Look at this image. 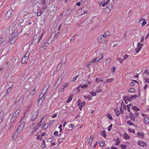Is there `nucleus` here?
Returning <instances> with one entry per match:
<instances>
[{
	"label": "nucleus",
	"mask_w": 149,
	"mask_h": 149,
	"mask_svg": "<svg viewBox=\"0 0 149 149\" xmlns=\"http://www.w3.org/2000/svg\"><path fill=\"white\" fill-rule=\"evenodd\" d=\"M28 59V58L24 56L22 59L21 63L23 64H24L27 61Z\"/></svg>",
	"instance_id": "13"
},
{
	"label": "nucleus",
	"mask_w": 149,
	"mask_h": 149,
	"mask_svg": "<svg viewBox=\"0 0 149 149\" xmlns=\"http://www.w3.org/2000/svg\"><path fill=\"white\" fill-rule=\"evenodd\" d=\"M132 109H134L135 111H140V109L136 106H134L132 107Z\"/></svg>",
	"instance_id": "25"
},
{
	"label": "nucleus",
	"mask_w": 149,
	"mask_h": 149,
	"mask_svg": "<svg viewBox=\"0 0 149 149\" xmlns=\"http://www.w3.org/2000/svg\"><path fill=\"white\" fill-rule=\"evenodd\" d=\"M19 35L18 30H15L14 32L10 35L9 40L8 42H9L11 44H13L17 39Z\"/></svg>",
	"instance_id": "1"
},
{
	"label": "nucleus",
	"mask_w": 149,
	"mask_h": 149,
	"mask_svg": "<svg viewBox=\"0 0 149 149\" xmlns=\"http://www.w3.org/2000/svg\"><path fill=\"white\" fill-rule=\"evenodd\" d=\"M40 1L43 5H44L46 2L45 0H41Z\"/></svg>",
	"instance_id": "62"
},
{
	"label": "nucleus",
	"mask_w": 149,
	"mask_h": 149,
	"mask_svg": "<svg viewBox=\"0 0 149 149\" xmlns=\"http://www.w3.org/2000/svg\"><path fill=\"white\" fill-rule=\"evenodd\" d=\"M74 127V125L72 124H71L69 125V128H73Z\"/></svg>",
	"instance_id": "63"
},
{
	"label": "nucleus",
	"mask_w": 149,
	"mask_h": 149,
	"mask_svg": "<svg viewBox=\"0 0 149 149\" xmlns=\"http://www.w3.org/2000/svg\"><path fill=\"white\" fill-rule=\"evenodd\" d=\"M98 58V57H96L95 58H94L93 60L89 63V64L91 66L92 65L93 63H95L97 61V58Z\"/></svg>",
	"instance_id": "19"
},
{
	"label": "nucleus",
	"mask_w": 149,
	"mask_h": 149,
	"mask_svg": "<svg viewBox=\"0 0 149 149\" xmlns=\"http://www.w3.org/2000/svg\"><path fill=\"white\" fill-rule=\"evenodd\" d=\"M76 36V35H74L73 36H72L71 39L70 40V41H73L75 39Z\"/></svg>",
	"instance_id": "47"
},
{
	"label": "nucleus",
	"mask_w": 149,
	"mask_h": 149,
	"mask_svg": "<svg viewBox=\"0 0 149 149\" xmlns=\"http://www.w3.org/2000/svg\"><path fill=\"white\" fill-rule=\"evenodd\" d=\"M29 54H30V52H26V53L25 56H25V57H26L27 58H29Z\"/></svg>",
	"instance_id": "37"
},
{
	"label": "nucleus",
	"mask_w": 149,
	"mask_h": 149,
	"mask_svg": "<svg viewBox=\"0 0 149 149\" xmlns=\"http://www.w3.org/2000/svg\"><path fill=\"white\" fill-rule=\"evenodd\" d=\"M102 79H103V78L102 77H100L99 78H97L95 79V81L97 82H102L103 80Z\"/></svg>",
	"instance_id": "18"
},
{
	"label": "nucleus",
	"mask_w": 149,
	"mask_h": 149,
	"mask_svg": "<svg viewBox=\"0 0 149 149\" xmlns=\"http://www.w3.org/2000/svg\"><path fill=\"white\" fill-rule=\"evenodd\" d=\"M72 96H73V95H72L71 96H69V97L68 98V100L67 101V102L69 103L70 102V101L72 99Z\"/></svg>",
	"instance_id": "29"
},
{
	"label": "nucleus",
	"mask_w": 149,
	"mask_h": 149,
	"mask_svg": "<svg viewBox=\"0 0 149 149\" xmlns=\"http://www.w3.org/2000/svg\"><path fill=\"white\" fill-rule=\"evenodd\" d=\"M128 130L131 132L133 133H135V130H132L131 128H129L128 129Z\"/></svg>",
	"instance_id": "40"
},
{
	"label": "nucleus",
	"mask_w": 149,
	"mask_h": 149,
	"mask_svg": "<svg viewBox=\"0 0 149 149\" xmlns=\"http://www.w3.org/2000/svg\"><path fill=\"white\" fill-rule=\"evenodd\" d=\"M123 136L125 139H129L130 137V136L126 133L124 134Z\"/></svg>",
	"instance_id": "21"
},
{
	"label": "nucleus",
	"mask_w": 149,
	"mask_h": 149,
	"mask_svg": "<svg viewBox=\"0 0 149 149\" xmlns=\"http://www.w3.org/2000/svg\"><path fill=\"white\" fill-rule=\"evenodd\" d=\"M38 114L35 116H34L33 115L31 117V120L34 121L36 118V117L37 116Z\"/></svg>",
	"instance_id": "35"
},
{
	"label": "nucleus",
	"mask_w": 149,
	"mask_h": 149,
	"mask_svg": "<svg viewBox=\"0 0 149 149\" xmlns=\"http://www.w3.org/2000/svg\"><path fill=\"white\" fill-rule=\"evenodd\" d=\"M62 76H61V77H60L56 81L55 86H58L60 84L62 81Z\"/></svg>",
	"instance_id": "9"
},
{
	"label": "nucleus",
	"mask_w": 149,
	"mask_h": 149,
	"mask_svg": "<svg viewBox=\"0 0 149 149\" xmlns=\"http://www.w3.org/2000/svg\"><path fill=\"white\" fill-rule=\"evenodd\" d=\"M110 32L109 31H107L105 32L104 34L103 35L104 38H106L107 36H109Z\"/></svg>",
	"instance_id": "20"
},
{
	"label": "nucleus",
	"mask_w": 149,
	"mask_h": 149,
	"mask_svg": "<svg viewBox=\"0 0 149 149\" xmlns=\"http://www.w3.org/2000/svg\"><path fill=\"white\" fill-rule=\"evenodd\" d=\"M135 91V89L134 88H131L128 91L130 92H133Z\"/></svg>",
	"instance_id": "49"
},
{
	"label": "nucleus",
	"mask_w": 149,
	"mask_h": 149,
	"mask_svg": "<svg viewBox=\"0 0 149 149\" xmlns=\"http://www.w3.org/2000/svg\"><path fill=\"white\" fill-rule=\"evenodd\" d=\"M103 38V35L99 36L97 39L98 42L100 43H102L103 40H104Z\"/></svg>",
	"instance_id": "16"
},
{
	"label": "nucleus",
	"mask_w": 149,
	"mask_h": 149,
	"mask_svg": "<svg viewBox=\"0 0 149 149\" xmlns=\"http://www.w3.org/2000/svg\"><path fill=\"white\" fill-rule=\"evenodd\" d=\"M114 79L113 78L107 79L106 81L104 82L103 83L104 84L109 83L112 81L114 80Z\"/></svg>",
	"instance_id": "15"
},
{
	"label": "nucleus",
	"mask_w": 149,
	"mask_h": 149,
	"mask_svg": "<svg viewBox=\"0 0 149 149\" xmlns=\"http://www.w3.org/2000/svg\"><path fill=\"white\" fill-rule=\"evenodd\" d=\"M50 43V42L49 43L48 41L47 42H45L44 45H43L42 46H41V47H40V49H41V48H42V50H44L46 48V47L48 46Z\"/></svg>",
	"instance_id": "10"
},
{
	"label": "nucleus",
	"mask_w": 149,
	"mask_h": 149,
	"mask_svg": "<svg viewBox=\"0 0 149 149\" xmlns=\"http://www.w3.org/2000/svg\"><path fill=\"white\" fill-rule=\"evenodd\" d=\"M16 118H17L12 117V118L11 119L10 123H11V124H13V123L16 120Z\"/></svg>",
	"instance_id": "28"
},
{
	"label": "nucleus",
	"mask_w": 149,
	"mask_h": 149,
	"mask_svg": "<svg viewBox=\"0 0 149 149\" xmlns=\"http://www.w3.org/2000/svg\"><path fill=\"white\" fill-rule=\"evenodd\" d=\"M123 98L124 100H125H125H126L128 101H131L132 100L131 97L128 96H123Z\"/></svg>",
	"instance_id": "22"
},
{
	"label": "nucleus",
	"mask_w": 149,
	"mask_h": 149,
	"mask_svg": "<svg viewBox=\"0 0 149 149\" xmlns=\"http://www.w3.org/2000/svg\"><path fill=\"white\" fill-rule=\"evenodd\" d=\"M48 88L47 87H45L44 89L43 90L42 92H44L43 94H41L39 97V100L38 101V103L39 102L40 100H42V101L44 99L45 97V94L46 93L48 90Z\"/></svg>",
	"instance_id": "2"
},
{
	"label": "nucleus",
	"mask_w": 149,
	"mask_h": 149,
	"mask_svg": "<svg viewBox=\"0 0 149 149\" xmlns=\"http://www.w3.org/2000/svg\"><path fill=\"white\" fill-rule=\"evenodd\" d=\"M24 124V122H22L21 124L18 126L17 129V130H18L19 132H21L22 131L23 129Z\"/></svg>",
	"instance_id": "4"
},
{
	"label": "nucleus",
	"mask_w": 149,
	"mask_h": 149,
	"mask_svg": "<svg viewBox=\"0 0 149 149\" xmlns=\"http://www.w3.org/2000/svg\"><path fill=\"white\" fill-rule=\"evenodd\" d=\"M78 76H79L78 75H76L75 77H74L73 78V79L72 80V81H74L75 80H76L78 78Z\"/></svg>",
	"instance_id": "44"
},
{
	"label": "nucleus",
	"mask_w": 149,
	"mask_h": 149,
	"mask_svg": "<svg viewBox=\"0 0 149 149\" xmlns=\"http://www.w3.org/2000/svg\"><path fill=\"white\" fill-rule=\"evenodd\" d=\"M20 132H19L18 130H17L15 131L12 136L13 139H16L18 135V134Z\"/></svg>",
	"instance_id": "6"
},
{
	"label": "nucleus",
	"mask_w": 149,
	"mask_h": 149,
	"mask_svg": "<svg viewBox=\"0 0 149 149\" xmlns=\"http://www.w3.org/2000/svg\"><path fill=\"white\" fill-rule=\"evenodd\" d=\"M80 87H79V86L76 88V91H77V93H78L80 91Z\"/></svg>",
	"instance_id": "54"
},
{
	"label": "nucleus",
	"mask_w": 149,
	"mask_h": 149,
	"mask_svg": "<svg viewBox=\"0 0 149 149\" xmlns=\"http://www.w3.org/2000/svg\"><path fill=\"white\" fill-rule=\"evenodd\" d=\"M85 104V102L84 101V102H82L79 105L83 107L84 106V104Z\"/></svg>",
	"instance_id": "59"
},
{
	"label": "nucleus",
	"mask_w": 149,
	"mask_h": 149,
	"mask_svg": "<svg viewBox=\"0 0 149 149\" xmlns=\"http://www.w3.org/2000/svg\"><path fill=\"white\" fill-rule=\"evenodd\" d=\"M114 111L116 112V113L117 115V116H118L120 114V112L118 108H116L114 109Z\"/></svg>",
	"instance_id": "26"
},
{
	"label": "nucleus",
	"mask_w": 149,
	"mask_h": 149,
	"mask_svg": "<svg viewBox=\"0 0 149 149\" xmlns=\"http://www.w3.org/2000/svg\"><path fill=\"white\" fill-rule=\"evenodd\" d=\"M36 127H37L36 126L34 127V126H33V125L31 124L30 125V128L31 129H33L34 128H36Z\"/></svg>",
	"instance_id": "61"
},
{
	"label": "nucleus",
	"mask_w": 149,
	"mask_h": 149,
	"mask_svg": "<svg viewBox=\"0 0 149 149\" xmlns=\"http://www.w3.org/2000/svg\"><path fill=\"white\" fill-rule=\"evenodd\" d=\"M138 96V95H131L130 97L131 98V100H132L136 98Z\"/></svg>",
	"instance_id": "33"
},
{
	"label": "nucleus",
	"mask_w": 149,
	"mask_h": 149,
	"mask_svg": "<svg viewBox=\"0 0 149 149\" xmlns=\"http://www.w3.org/2000/svg\"><path fill=\"white\" fill-rule=\"evenodd\" d=\"M112 7L113 6L112 4H109L108 5L107 7L105 8V10H107V9H109V10L110 11L112 9Z\"/></svg>",
	"instance_id": "17"
},
{
	"label": "nucleus",
	"mask_w": 149,
	"mask_h": 149,
	"mask_svg": "<svg viewBox=\"0 0 149 149\" xmlns=\"http://www.w3.org/2000/svg\"><path fill=\"white\" fill-rule=\"evenodd\" d=\"M13 10L11 8L7 11L6 14L4 16L6 19H7L10 17L13 12Z\"/></svg>",
	"instance_id": "3"
},
{
	"label": "nucleus",
	"mask_w": 149,
	"mask_h": 149,
	"mask_svg": "<svg viewBox=\"0 0 149 149\" xmlns=\"http://www.w3.org/2000/svg\"><path fill=\"white\" fill-rule=\"evenodd\" d=\"M36 89L35 88H34L33 90L32 91L31 93V95H33L34 94L35 90Z\"/></svg>",
	"instance_id": "52"
},
{
	"label": "nucleus",
	"mask_w": 149,
	"mask_h": 149,
	"mask_svg": "<svg viewBox=\"0 0 149 149\" xmlns=\"http://www.w3.org/2000/svg\"><path fill=\"white\" fill-rule=\"evenodd\" d=\"M145 80L146 82L149 83V78L147 79V78H146Z\"/></svg>",
	"instance_id": "64"
},
{
	"label": "nucleus",
	"mask_w": 149,
	"mask_h": 149,
	"mask_svg": "<svg viewBox=\"0 0 149 149\" xmlns=\"http://www.w3.org/2000/svg\"><path fill=\"white\" fill-rule=\"evenodd\" d=\"M144 122L146 124H148L149 123V117L146 118L144 119Z\"/></svg>",
	"instance_id": "27"
},
{
	"label": "nucleus",
	"mask_w": 149,
	"mask_h": 149,
	"mask_svg": "<svg viewBox=\"0 0 149 149\" xmlns=\"http://www.w3.org/2000/svg\"><path fill=\"white\" fill-rule=\"evenodd\" d=\"M147 23L146 22L145 20H143V22H142L141 24L143 26H144Z\"/></svg>",
	"instance_id": "57"
},
{
	"label": "nucleus",
	"mask_w": 149,
	"mask_h": 149,
	"mask_svg": "<svg viewBox=\"0 0 149 149\" xmlns=\"http://www.w3.org/2000/svg\"><path fill=\"white\" fill-rule=\"evenodd\" d=\"M12 88L9 87L7 90L6 93H5L4 96H7L11 91Z\"/></svg>",
	"instance_id": "24"
},
{
	"label": "nucleus",
	"mask_w": 149,
	"mask_h": 149,
	"mask_svg": "<svg viewBox=\"0 0 149 149\" xmlns=\"http://www.w3.org/2000/svg\"><path fill=\"white\" fill-rule=\"evenodd\" d=\"M72 11V9L70 8L68 9L65 13V15L68 16L70 15Z\"/></svg>",
	"instance_id": "8"
},
{
	"label": "nucleus",
	"mask_w": 149,
	"mask_h": 149,
	"mask_svg": "<svg viewBox=\"0 0 149 149\" xmlns=\"http://www.w3.org/2000/svg\"><path fill=\"white\" fill-rule=\"evenodd\" d=\"M58 132L57 131H55L54 133V135L56 136H58Z\"/></svg>",
	"instance_id": "53"
},
{
	"label": "nucleus",
	"mask_w": 149,
	"mask_h": 149,
	"mask_svg": "<svg viewBox=\"0 0 149 149\" xmlns=\"http://www.w3.org/2000/svg\"><path fill=\"white\" fill-rule=\"evenodd\" d=\"M90 93L93 96H95L97 95V94L95 92H91Z\"/></svg>",
	"instance_id": "39"
},
{
	"label": "nucleus",
	"mask_w": 149,
	"mask_h": 149,
	"mask_svg": "<svg viewBox=\"0 0 149 149\" xmlns=\"http://www.w3.org/2000/svg\"><path fill=\"white\" fill-rule=\"evenodd\" d=\"M59 34L60 33L59 32H57L54 37V38H57L58 36L59 35Z\"/></svg>",
	"instance_id": "51"
},
{
	"label": "nucleus",
	"mask_w": 149,
	"mask_h": 149,
	"mask_svg": "<svg viewBox=\"0 0 149 149\" xmlns=\"http://www.w3.org/2000/svg\"><path fill=\"white\" fill-rule=\"evenodd\" d=\"M42 34H43V33H42V34H41V36L39 37L38 38V39L37 40H38L37 43L38 44V45H39V44L40 42V39H41L42 37Z\"/></svg>",
	"instance_id": "32"
},
{
	"label": "nucleus",
	"mask_w": 149,
	"mask_h": 149,
	"mask_svg": "<svg viewBox=\"0 0 149 149\" xmlns=\"http://www.w3.org/2000/svg\"><path fill=\"white\" fill-rule=\"evenodd\" d=\"M137 134L139 137H142V138H143V134L139 132H138L137 133Z\"/></svg>",
	"instance_id": "34"
},
{
	"label": "nucleus",
	"mask_w": 149,
	"mask_h": 149,
	"mask_svg": "<svg viewBox=\"0 0 149 149\" xmlns=\"http://www.w3.org/2000/svg\"><path fill=\"white\" fill-rule=\"evenodd\" d=\"M129 116L130 117V120L133 121H134L135 118L132 112H130V113Z\"/></svg>",
	"instance_id": "12"
},
{
	"label": "nucleus",
	"mask_w": 149,
	"mask_h": 149,
	"mask_svg": "<svg viewBox=\"0 0 149 149\" xmlns=\"http://www.w3.org/2000/svg\"><path fill=\"white\" fill-rule=\"evenodd\" d=\"M127 124H129L130 125H134L133 124V123L130 120L127 121Z\"/></svg>",
	"instance_id": "36"
},
{
	"label": "nucleus",
	"mask_w": 149,
	"mask_h": 149,
	"mask_svg": "<svg viewBox=\"0 0 149 149\" xmlns=\"http://www.w3.org/2000/svg\"><path fill=\"white\" fill-rule=\"evenodd\" d=\"M20 111V110L18 109L15 112V113H16V114H17V115L18 114L19 115V113Z\"/></svg>",
	"instance_id": "60"
},
{
	"label": "nucleus",
	"mask_w": 149,
	"mask_h": 149,
	"mask_svg": "<svg viewBox=\"0 0 149 149\" xmlns=\"http://www.w3.org/2000/svg\"><path fill=\"white\" fill-rule=\"evenodd\" d=\"M17 20V22H19V23H22L24 21V20L21 16H18Z\"/></svg>",
	"instance_id": "11"
},
{
	"label": "nucleus",
	"mask_w": 149,
	"mask_h": 149,
	"mask_svg": "<svg viewBox=\"0 0 149 149\" xmlns=\"http://www.w3.org/2000/svg\"><path fill=\"white\" fill-rule=\"evenodd\" d=\"M103 54H100L97 56V57H98V58L97 59V62L99 61L103 58V56H102Z\"/></svg>",
	"instance_id": "14"
},
{
	"label": "nucleus",
	"mask_w": 149,
	"mask_h": 149,
	"mask_svg": "<svg viewBox=\"0 0 149 149\" xmlns=\"http://www.w3.org/2000/svg\"><path fill=\"white\" fill-rule=\"evenodd\" d=\"M7 37L6 36L1 37L0 38V45L3 43L6 42L7 41Z\"/></svg>",
	"instance_id": "5"
},
{
	"label": "nucleus",
	"mask_w": 149,
	"mask_h": 149,
	"mask_svg": "<svg viewBox=\"0 0 149 149\" xmlns=\"http://www.w3.org/2000/svg\"><path fill=\"white\" fill-rule=\"evenodd\" d=\"M120 146L122 149H126L127 146L126 145H121Z\"/></svg>",
	"instance_id": "43"
},
{
	"label": "nucleus",
	"mask_w": 149,
	"mask_h": 149,
	"mask_svg": "<svg viewBox=\"0 0 149 149\" xmlns=\"http://www.w3.org/2000/svg\"><path fill=\"white\" fill-rule=\"evenodd\" d=\"M118 60L119 61L120 63H122L123 62V60L120 58H119L118 59Z\"/></svg>",
	"instance_id": "58"
},
{
	"label": "nucleus",
	"mask_w": 149,
	"mask_h": 149,
	"mask_svg": "<svg viewBox=\"0 0 149 149\" xmlns=\"http://www.w3.org/2000/svg\"><path fill=\"white\" fill-rule=\"evenodd\" d=\"M138 143L139 146L142 147H144L147 145V143L146 142L141 141H139L138 142Z\"/></svg>",
	"instance_id": "7"
},
{
	"label": "nucleus",
	"mask_w": 149,
	"mask_h": 149,
	"mask_svg": "<svg viewBox=\"0 0 149 149\" xmlns=\"http://www.w3.org/2000/svg\"><path fill=\"white\" fill-rule=\"evenodd\" d=\"M87 87H88V86L86 84L84 85H83V86H79V87H80V88H86Z\"/></svg>",
	"instance_id": "41"
},
{
	"label": "nucleus",
	"mask_w": 149,
	"mask_h": 149,
	"mask_svg": "<svg viewBox=\"0 0 149 149\" xmlns=\"http://www.w3.org/2000/svg\"><path fill=\"white\" fill-rule=\"evenodd\" d=\"M99 144L101 146H103L104 145V142L102 141L100 142Z\"/></svg>",
	"instance_id": "48"
},
{
	"label": "nucleus",
	"mask_w": 149,
	"mask_h": 149,
	"mask_svg": "<svg viewBox=\"0 0 149 149\" xmlns=\"http://www.w3.org/2000/svg\"><path fill=\"white\" fill-rule=\"evenodd\" d=\"M107 117L109 118V119L112 120L113 118L110 114H108L107 115Z\"/></svg>",
	"instance_id": "50"
},
{
	"label": "nucleus",
	"mask_w": 149,
	"mask_h": 149,
	"mask_svg": "<svg viewBox=\"0 0 149 149\" xmlns=\"http://www.w3.org/2000/svg\"><path fill=\"white\" fill-rule=\"evenodd\" d=\"M39 128V127H36V128H35V129L31 133V134H34V132H36L37 130Z\"/></svg>",
	"instance_id": "45"
},
{
	"label": "nucleus",
	"mask_w": 149,
	"mask_h": 149,
	"mask_svg": "<svg viewBox=\"0 0 149 149\" xmlns=\"http://www.w3.org/2000/svg\"><path fill=\"white\" fill-rule=\"evenodd\" d=\"M120 143V140L118 138L117 139V141L116 142V145H118Z\"/></svg>",
	"instance_id": "46"
},
{
	"label": "nucleus",
	"mask_w": 149,
	"mask_h": 149,
	"mask_svg": "<svg viewBox=\"0 0 149 149\" xmlns=\"http://www.w3.org/2000/svg\"><path fill=\"white\" fill-rule=\"evenodd\" d=\"M48 124H45L42 127V129L44 130H46L48 127Z\"/></svg>",
	"instance_id": "30"
},
{
	"label": "nucleus",
	"mask_w": 149,
	"mask_h": 149,
	"mask_svg": "<svg viewBox=\"0 0 149 149\" xmlns=\"http://www.w3.org/2000/svg\"><path fill=\"white\" fill-rule=\"evenodd\" d=\"M112 126V124H111L109 126V127H108V131H109L111 130Z\"/></svg>",
	"instance_id": "56"
},
{
	"label": "nucleus",
	"mask_w": 149,
	"mask_h": 149,
	"mask_svg": "<svg viewBox=\"0 0 149 149\" xmlns=\"http://www.w3.org/2000/svg\"><path fill=\"white\" fill-rule=\"evenodd\" d=\"M101 135L102 136L105 137L106 136V134L105 131H102L101 132Z\"/></svg>",
	"instance_id": "31"
},
{
	"label": "nucleus",
	"mask_w": 149,
	"mask_h": 149,
	"mask_svg": "<svg viewBox=\"0 0 149 149\" xmlns=\"http://www.w3.org/2000/svg\"><path fill=\"white\" fill-rule=\"evenodd\" d=\"M46 6H42V8H41V10H40V11L41 12L42 11H44L46 8Z\"/></svg>",
	"instance_id": "55"
},
{
	"label": "nucleus",
	"mask_w": 149,
	"mask_h": 149,
	"mask_svg": "<svg viewBox=\"0 0 149 149\" xmlns=\"http://www.w3.org/2000/svg\"><path fill=\"white\" fill-rule=\"evenodd\" d=\"M129 56L127 54H125L123 57L124 60H125L128 58Z\"/></svg>",
	"instance_id": "38"
},
{
	"label": "nucleus",
	"mask_w": 149,
	"mask_h": 149,
	"mask_svg": "<svg viewBox=\"0 0 149 149\" xmlns=\"http://www.w3.org/2000/svg\"><path fill=\"white\" fill-rule=\"evenodd\" d=\"M44 117V116H43L42 118L41 121L38 124H36L37 125H38L39 127H40L42 125V123H44V122L43 121H42V120L43 119Z\"/></svg>",
	"instance_id": "23"
},
{
	"label": "nucleus",
	"mask_w": 149,
	"mask_h": 149,
	"mask_svg": "<svg viewBox=\"0 0 149 149\" xmlns=\"http://www.w3.org/2000/svg\"><path fill=\"white\" fill-rule=\"evenodd\" d=\"M88 96L89 97H87L86 96H84V98L85 99H89V100H90L91 99V96L90 95H89Z\"/></svg>",
	"instance_id": "42"
}]
</instances>
